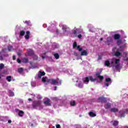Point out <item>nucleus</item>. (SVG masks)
Instances as JSON below:
<instances>
[{
	"label": "nucleus",
	"instance_id": "1",
	"mask_svg": "<svg viewBox=\"0 0 128 128\" xmlns=\"http://www.w3.org/2000/svg\"><path fill=\"white\" fill-rule=\"evenodd\" d=\"M120 60L118 58H113L111 60H106L104 64L106 66H109L110 68H112L114 70H120L122 68V65L120 63Z\"/></svg>",
	"mask_w": 128,
	"mask_h": 128
},
{
	"label": "nucleus",
	"instance_id": "2",
	"mask_svg": "<svg viewBox=\"0 0 128 128\" xmlns=\"http://www.w3.org/2000/svg\"><path fill=\"white\" fill-rule=\"evenodd\" d=\"M42 82L45 84H48L49 82H50L52 84H54L55 86H60L62 84V80L58 78L56 80L54 79H48L46 77L43 78H42Z\"/></svg>",
	"mask_w": 128,
	"mask_h": 128
},
{
	"label": "nucleus",
	"instance_id": "3",
	"mask_svg": "<svg viewBox=\"0 0 128 128\" xmlns=\"http://www.w3.org/2000/svg\"><path fill=\"white\" fill-rule=\"evenodd\" d=\"M82 34H84L82 30L74 28L73 30V35L72 36H73V38L78 36V38H82Z\"/></svg>",
	"mask_w": 128,
	"mask_h": 128
},
{
	"label": "nucleus",
	"instance_id": "4",
	"mask_svg": "<svg viewBox=\"0 0 128 128\" xmlns=\"http://www.w3.org/2000/svg\"><path fill=\"white\" fill-rule=\"evenodd\" d=\"M126 46V44H124L123 46H120V48L117 50V51L115 52V56H122V52H122Z\"/></svg>",
	"mask_w": 128,
	"mask_h": 128
},
{
	"label": "nucleus",
	"instance_id": "5",
	"mask_svg": "<svg viewBox=\"0 0 128 128\" xmlns=\"http://www.w3.org/2000/svg\"><path fill=\"white\" fill-rule=\"evenodd\" d=\"M126 114H128V109H126L122 111H120L119 112L118 115H119V116H120V118H124Z\"/></svg>",
	"mask_w": 128,
	"mask_h": 128
},
{
	"label": "nucleus",
	"instance_id": "6",
	"mask_svg": "<svg viewBox=\"0 0 128 128\" xmlns=\"http://www.w3.org/2000/svg\"><path fill=\"white\" fill-rule=\"evenodd\" d=\"M28 55L32 56V58H34V60L38 59V56L34 54V51L32 50V49H29L28 50Z\"/></svg>",
	"mask_w": 128,
	"mask_h": 128
},
{
	"label": "nucleus",
	"instance_id": "7",
	"mask_svg": "<svg viewBox=\"0 0 128 128\" xmlns=\"http://www.w3.org/2000/svg\"><path fill=\"white\" fill-rule=\"evenodd\" d=\"M102 72V70H100V72L96 73V78H98L99 82H102L104 80V76H100V74Z\"/></svg>",
	"mask_w": 128,
	"mask_h": 128
},
{
	"label": "nucleus",
	"instance_id": "8",
	"mask_svg": "<svg viewBox=\"0 0 128 128\" xmlns=\"http://www.w3.org/2000/svg\"><path fill=\"white\" fill-rule=\"evenodd\" d=\"M105 86H108L110 84H112V80L110 78H106L104 82Z\"/></svg>",
	"mask_w": 128,
	"mask_h": 128
},
{
	"label": "nucleus",
	"instance_id": "9",
	"mask_svg": "<svg viewBox=\"0 0 128 128\" xmlns=\"http://www.w3.org/2000/svg\"><path fill=\"white\" fill-rule=\"evenodd\" d=\"M73 48H76L77 50H79V52H82V48H80V46H77L76 42H74L73 44Z\"/></svg>",
	"mask_w": 128,
	"mask_h": 128
},
{
	"label": "nucleus",
	"instance_id": "10",
	"mask_svg": "<svg viewBox=\"0 0 128 128\" xmlns=\"http://www.w3.org/2000/svg\"><path fill=\"white\" fill-rule=\"evenodd\" d=\"M76 85L77 86H78V88H82L84 86L82 85V82L81 80H78L76 81Z\"/></svg>",
	"mask_w": 128,
	"mask_h": 128
},
{
	"label": "nucleus",
	"instance_id": "11",
	"mask_svg": "<svg viewBox=\"0 0 128 128\" xmlns=\"http://www.w3.org/2000/svg\"><path fill=\"white\" fill-rule=\"evenodd\" d=\"M112 42V37H108L107 38L106 41V44H110V42Z\"/></svg>",
	"mask_w": 128,
	"mask_h": 128
},
{
	"label": "nucleus",
	"instance_id": "12",
	"mask_svg": "<svg viewBox=\"0 0 128 128\" xmlns=\"http://www.w3.org/2000/svg\"><path fill=\"white\" fill-rule=\"evenodd\" d=\"M128 52H124L123 54L124 56H125L124 58V60H126V62H128V58L126 56V55L128 54Z\"/></svg>",
	"mask_w": 128,
	"mask_h": 128
},
{
	"label": "nucleus",
	"instance_id": "13",
	"mask_svg": "<svg viewBox=\"0 0 128 128\" xmlns=\"http://www.w3.org/2000/svg\"><path fill=\"white\" fill-rule=\"evenodd\" d=\"M44 74H46V73L44 72H40L38 74V78H42V76H44Z\"/></svg>",
	"mask_w": 128,
	"mask_h": 128
},
{
	"label": "nucleus",
	"instance_id": "14",
	"mask_svg": "<svg viewBox=\"0 0 128 128\" xmlns=\"http://www.w3.org/2000/svg\"><path fill=\"white\" fill-rule=\"evenodd\" d=\"M44 104L46 106H50V99L47 98L46 100L44 101Z\"/></svg>",
	"mask_w": 128,
	"mask_h": 128
},
{
	"label": "nucleus",
	"instance_id": "15",
	"mask_svg": "<svg viewBox=\"0 0 128 128\" xmlns=\"http://www.w3.org/2000/svg\"><path fill=\"white\" fill-rule=\"evenodd\" d=\"M62 29L63 30H64V32H68V26H66V25H62Z\"/></svg>",
	"mask_w": 128,
	"mask_h": 128
},
{
	"label": "nucleus",
	"instance_id": "16",
	"mask_svg": "<svg viewBox=\"0 0 128 128\" xmlns=\"http://www.w3.org/2000/svg\"><path fill=\"white\" fill-rule=\"evenodd\" d=\"M80 56H88V52L86 50H84L81 52Z\"/></svg>",
	"mask_w": 128,
	"mask_h": 128
},
{
	"label": "nucleus",
	"instance_id": "17",
	"mask_svg": "<svg viewBox=\"0 0 128 128\" xmlns=\"http://www.w3.org/2000/svg\"><path fill=\"white\" fill-rule=\"evenodd\" d=\"M88 82H90V79L88 77H86L84 80V84H88Z\"/></svg>",
	"mask_w": 128,
	"mask_h": 128
},
{
	"label": "nucleus",
	"instance_id": "18",
	"mask_svg": "<svg viewBox=\"0 0 128 128\" xmlns=\"http://www.w3.org/2000/svg\"><path fill=\"white\" fill-rule=\"evenodd\" d=\"M25 38L26 40H28V38H30V31H27L26 32V35L25 36Z\"/></svg>",
	"mask_w": 128,
	"mask_h": 128
},
{
	"label": "nucleus",
	"instance_id": "19",
	"mask_svg": "<svg viewBox=\"0 0 128 128\" xmlns=\"http://www.w3.org/2000/svg\"><path fill=\"white\" fill-rule=\"evenodd\" d=\"M114 40H118L120 38V36L119 34H116L114 36Z\"/></svg>",
	"mask_w": 128,
	"mask_h": 128
},
{
	"label": "nucleus",
	"instance_id": "20",
	"mask_svg": "<svg viewBox=\"0 0 128 128\" xmlns=\"http://www.w3.org/2000/svg\"><path fill=\"white\" fill-rule=\"evenodd\" d=\"M110 112H118V110L116 108H112L110 109Z\"/></svg>",
	"mask_w": 128,
	"mask_h": 128
},
{
	"label": "nucleus",
	"instance_id": "21",
	"mask_svg": "<svg viewBox=\"0 0 128 128\" xmlns=\"http://www.w3.org/2000/svg\"><path fill=\"white\" fill-rule=\"evenodd\" d=\"M18 115L19 116H24V112L22 110H19Z\"/></svg>",
	"mask_w": 128,
	"mask_h": 128
},
{
	"label": "nucleus",
	"instance_id": "22",
	"mask_svg": "<svg viewBox=\"0 0 128 128\" xmlns=\"http://www.w3.org/2000/svg\"><path fill=\"white\" fill-rule=\"evenodd\" d=\"M89 116H92V118H94V116H96V114L94 113H93L92 112H89Z\"/></svg>",
	"mask_w": 128,
	"mask_h": 128
},
{
	"label": "nucleus",
	"instance_id": "23",
	"mask_svg": "<svg viewBox=\"0 0 128 128\" xmlns=\"http://www.w3.org/2000/svg\"><path fill=\"white\" fill-rule=\"evenodd\" d=\"M89 79L90 82H96V78H94L92 76H90Z\"/></svg>",
	"mask_w": 128,
	"mask_h": 128
},
{
	"label": "nucleus",
	"instance_id": "24",
	"mask_svg": "<svg viewBox=\"0 0 128 128\" xmlns=\"http://www.w3.org/2000/svg\"><path fill=\"white\" fill-rule=\"evenodd\" d=\"M106 100V98L104 97H100L98 98L99 102H104Z\"/></svg>",
	"mask_w": 128,
	"mask_h": 128
},
{
	"label": "nucleus",
	"instance_id": "25",
	"mask_svg": "<svg viewBox=\"0 0 128 128\" xmlns=\"http://www.w3.org/2000/svg\"><path fill=\"white\" fill-rule=\"evenodd\" d=\"M112 122L113 126H118V121H112Z\"/></svg>",
	"mask_w": 128,
	"mask_h": 128
},
{
	"label": "nucleus",
	"instance_id": "26",
	"mask_svg": "<svg viewBox=\"0 0 128 128\" xmlns=\"http://www.w3.org/2000/svg\"><path fill=\"white\" fill-rule=\"evenodd\" d=\"M110 108V103H107L105 105V108Z\"/></svg>",
	"mask_w": 128,
	"mask_h": 128
},
{
	"label": "nucleus",
	"instance_id": "27",
	"mask_svg": "<svg viewBox=\"0 0 128 128\" xmlns=\"http://www.w3.org/2000/svg\"><path fill=\"white\" fill-rule=\"evenodd\" d=\"M54 56L56 60H58V58H60V55H58V54H54Z\"/></svg>",
	"mask_w": 128,
	"mask_h": 128
},
{
	"label": "nucleus",
	"instance_id": "28",
	"mask_svg": "<svg viewBox=\"0 0 128 128\" xmlns=\"http://www.w3.org/2000/svg\"><path fill=\"white\" fill-rule=\"evenodd\" d=\"M9 96H14V92H12L11 90H9Z\"/></svg>",
	"mask_w": 128,
	"mask_h": 128
},
{
	"label": "nucleus",
	"instance_id": "29",
	"mask_svg": "<svg viewBox=\"0 0 128 128\" xmlns=\"http://www.w3.org/2000/svg\"><path fill=\"white\" fill-rule=\"evenodd\" d=\"M6 80H8V82H10L12 80V77L10 76H8L6 78Z\"/></svg>",
	"mask_w": 128,
	"mask_h": 128
},
{
	"label": "nucleus",
	"instance_id": "30",
	"mask_svg": "<svg viewBox=\"0 0 128 128\" xmlns=\"http://www.w3.org/2000/svg\"><path fill=\"white\" fill-rule=\"evenodd\" d=\"M22 62H28V58H24L23 59H22Z\"/></svg>",
	"mask_w": 128,
	"mask_h": 128
},
{
	"label": "nucleus",
	"instance_id": "31",
	"mask_svg": "<svg viewBox=\"0 0 128 128\" xmlns=\"http://www.w3.org/2000/svg\"><path fill=\"white\" fill-rule=\"evenodd\" d=\"M12 50H14V49L12 48V46H10L8 47V50H9V52H12Z\"/></svg>",
	"mask_w": 128,
	"mask_h": 128
},
{
	"label": "nucleus",
	"instance_id": "32",
	"mask_svg": "<svg viewBox=\"0 0 128 128\" xmlns=\"http://www.w3.org/2000/svg\"><path fill=\"white\" fill-rule=\"evenodd\" d=\"M23 70H24V69H23L22 68H19L18 69V72L20 74L22 73V72Z\"/></svg>",
	"mask_w": 128,
	"mask_h": 128
},
{
	"label": "nucleus",
	"instance_id": "33",
	"mask_svg": "<svg viewBox=\"0 0 128 128\" xmlns=\"http://www.w3.org/2000/svg\"><path fill=\"white\" fill-rule=\"evenodd\" d=\"M4 64H0V70L4 68Z\"/></svg>",
	"mask_w": 128,
	"mask_h": 128
},
{
	"label": "nucleus",
	"instance_id": "34",
	"mask_svg": "<svg viewBox=\"0 0 128 128\" xmlns=\"http://www.w3.org/2000/svg\"><path fill=\"white\" fill-rule=\"evenodd\" d=\"M24 34H26V32L24 31H21L20 32V36H24Z\"/></svg>",
	"mask_w": 128,
	"mask_h": 128
},
{
	"label": "nucleus",
	"instance_id": "35",
	"mask_svg": "<svg viewBox=\"0 0 128 128\" xmlns=\"http://www.w3.org/2000/svg\"><path fill=\"white\" fill-rule=\"evenodd\" d=\"M70 104L71 106H74L76 104V102H74V101H72Z\"/></svg>",
	"mask_w": 128,
	"mask_h": 128
},
{
	"label": "nucleus",
	"instance_id": "36",
	"mask_svg": "<svg viewBox=\"0 0 128 128\" xmlns=\"http://www.w3.org/2000/svg\"><path fill=\"white\" fill-rule=\"evenodd\" d=\"M117 44H118L120 46V44H122V40H118L117 42Z\"/></svg>",
	"mask_w": 128,
	"mask_h": 128
},
{
	"label": "nucleus",
	"instance_id": "37",
	"mask_svg": "<svg viewBox=\"0 0 128 128\" xmlns=\"http://www.w3.org/2000/svg\"><path fill=\"white\" fill-rule=\"evenodd\" d=\"M52 27H50V28H48V30H52Z\"/></svg>",
	"mask_w": 128,
	"mask_h": 128
},
{
	"label": "nucleus",
	"instance_id": "38",
	"mask_svg": "<svg viewBox=\"0 0 128 128\" xmlns=\"http://www.w3.org/2000/svg\"><path fill=\"white\" fill-rule=\"evenodd\" d=\"M74 56H78V53H76V52H74Z\"/></svg>",
	"mask_w": 128,
	"mask_h": 128
},
{
	"label": "nucleus",
	"instance_id": "39",
	"mask_svg": "<svg viewBox=\"0 0 128 128\" xmlns=\"http://www.w3.org/2000/svg\"><path fill=\"white\" fill-rule=\"evenodd\" d=\"M56 128H60V124H57V125H56Z\"/></svg>",
	"mask_w": 128,
	"mask_h": 128
},
{
	"label": "nucleus",
	"instance_id": "40",
	"mask_svg": "<svg viewBox=\"0 0 128 128\" xmlns=\"http://www.w3.org/2000/svg\"><path fill=\"white\" fill-rule=\"evenodd\" d=\"M17 62H18V64H20V59H18L17 60Z\"/></svg>",
	"mask_w": 128,
	"mask_h": 128
},
{
	"label": "nucleus",
	"instance_id": "41",
	"mask_svg": "<svg viewBox=\"0 0 128 128\" xmlns=\"http://www.w3.org/2000/svg\"><path fill=\"white\" fill-rule=\"evenodd\" d=\"M34 82H32L31 84L32 86H36L34 85Z\"/></svg>",
	"mask_w": 128,
	"mask_h": 128
},
{
	"label": "nucleus",
	"instance_id": "42",
	"mask_svg": "<svg viewBox=\"0 0 128 128\" xmlns=\"http://www.w3.org/2000/svg\"><path fill=\"white\" fill-rule=\"evenodd\" d=\"M30 21H26L25 22V24H30Z\"/></svg>",
	"mask_w": 128,
	"mask_h": 128
},
{
	"label": "nucleus",
	"instance_id": "43",
	"mask_svg": "<svg viewBox=\"0 0 128 128\" xmlns=\"http://www.w3.org/2000/svg\"><path fill=\"white\" fill-rule=\"evenodd\" d=\"M18 56H20V54H22V51H20V52L17 53Z\"/></svg>",
	"mask_w": 128,
	"mask_h": 128
},
{
	"label": "nucleus",
	"instance_id": "44",
	"mask_svg": "<svg viewBox=\"0 0 128 128\" xmlns=\"http://www.w3.org/2000/svg\"><path fill=\"white\" fill-rule=\"evenodd\" d=\"M8 124H12V120H8Z\"/></svg>",
	"mask_w": 128,
	"mask_h": 128
},
{
	"label": "nucleus",
	"instance_id": "45",
	"mask_svg": "<svg viewBox=\"0 0 128 128\" xmlns=\"http://www.w3.org/2000/svg\"><path fill=\"white\" fill-rule=\"evenodd\" d=\"M13 60H16V56H13Z\"/></svg>",
	"mask_w": 128,
	"mask_h": 128
},
{
	"label": "nucleus",
	"instance_id": "46",
	"mask_svg": "<svg viewBox=\"0 0 128 128\" xmlns=\"http://www.w3.org/2000/svg\"><path fill=\"white\" fill-rule=\"evenodd\" d=\"M42 60H44V58H46V57L42 56Z\"/></svg>",
	"mask_w": 128,
	"mask_h": 128
},
{
	"label": "nucleus",
	"instance_id": "47",
	"mask_svg": "<svg viewBox=\"0 0 128 128\" xmlns=\"http://www.w3.org/2000/svg\"><path fill=\"white\" fill-rule=\"evenodd\" d=\"M2 52H4V50H2V52H0V54H2Z\"/></svg>",
	"mask_w": 128,
	"mask_h": 128
},
{
	"label": "nucleus",
	"instance_id": "48",
	"mask_svg": "<svg viewBox=\"0 0 128 128\" xmlns=\"http://www.w3.org/2000/svg\"><path fill=\"white\" fill-rule=\"evenodd\" d=\"M0 60H2V56H0Z\"/></svg>",
	"mask_w": 128,
	"mask_h": 128
},
{
	"label": "nucleus",
	"instance_id": "49",
	"mask_svg": "<svg viewBox=\"0 0 128 128\" xmlns=\"http://www.w3.org/2000/svg\"><path fill=\"white\" fill-rule=\"evenodd\" d=\"M56 88H57L56 86H55L54 90H56Z\"/></svg>",
	"mask_w": 128,
	"mask_h": 128
},
{
	"label": "nucleus",
	"instance_id": "50",
	"mask_svg": "<svg viewBox=\"0 0 128 128\" xmlns=\"http://www.w3.org/2000/svg\"><path fill=\"white\" fill-rule=\"evenodd\" d=\"M28 100H29V102L32 101V99L31 98H28Z\"/></svg>",
	"mask_w": 128,
	"mask_h": 128
},
{
	"label": "nucleus",
	"instance_id": "51",
	"mask_svg": "<svg viewBox=\"0 0 128 128\" xmlns=\"http://www.w3.org/2000/svg\"><path fill=\"white\" fill-rule=\"evenodd\" d=\"M100 41L102 40V38H101L100 39Z\"/></svg>",
	"mask_w": 128,
	"mask_h": 128
},
{
	"label": "nucleus",
	"instance_id": "52",
	"mask_svg": "<svg viewBox=\"0 0 128 128\" xmlns=\"http://www.w3.org/2000/svg\"><path fill=\"white\" fill-rule=\"evenodd\" d=\"M124 128H128V126H126Z\"/></svg>",
	"mask_w": 128,
	"mask_h": 128
},
{
	"label": "nucleus",
	"instance_id": "53",
	"mask_svg": "<svg viewBox=\"0 0 128 128\" xmlns=\"http://www.w3.org/2000/svg\"><path fill=\"white\" fill-rule=\"evenodd\" d=\"M42 98V97H40V98Z\"/></svg>",
	"mask_w": 128,
	"mask_h": 128
},
{
	"label": "nucleus",
	"instance_id": "54",
	"mask_svg": "<svg viewBox=\"0 0 128 128\" xmlns=\"http://www.w3.org/2000/svg\"><path fill=\"white\" fill-rule=\"evenodd\" d=\"M0 78H1V77H0Z\"/></svg>",
	"mask_w": 128,
	"mask_h": 128
}]
</instances>
